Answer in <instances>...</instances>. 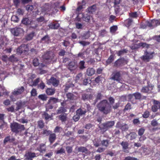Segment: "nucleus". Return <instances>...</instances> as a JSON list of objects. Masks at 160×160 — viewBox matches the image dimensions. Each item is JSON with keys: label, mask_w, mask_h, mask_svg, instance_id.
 Returning a JSON list of instances; mask_svg holds the SVG:
<instances>
[{"label": "nucleus", "mask_w": 160, "mask_h": 160, "mask_svg": "<svg viewBox=\"0 0 160 160\" xmlns=\"http://www.w3.org/2000/svg\"><path fill=\"white\" fill-rule=\"evenodd\" d=\"M98 107L99 110L106 114L109 112L111 108V106L106 100H103L101 102L98 104Z\"/></svg>", "instance_id": "1"}, {"label": "nucleus", "mask_w": 160, "mask_h": 160, "mask_svg": "<svg viewBox=\"0 0 160 160\" xmlns=\"http://www.w3.org/2000/svg\"><path fill=\"white\" fill-rule=\"evenodd\" d=\"M96 6L93 5L88 8V12H86L82 15V19L86 22H89L91 18V17L88 13H93L96 11Z\"/></svg>", "instance_id": "2"}, {"label": "nucleus", "mask_w": 160, "mask_h": 160, "mask_svg": "<svg viewBox=\"0 0 160 160\" xmlns=\"http://www.w3.org/2000/svg\"><path fill=\"white\" fill-rule=\"evenodd\" d=\"M10 127L12 131L16 133L21 132L22 131L25 129V128L23 125L19 124L16 122L11 123Z\"/></svg>", "instance_id": "3"}, {"label": "nucleus", "mask_w": 160, "mask_h": 160, "mask_svg": "<svg viewBox=\"0 0 160 160\" xmlns=\"http://www.w3.org/2000/svg\"><path fill=\"white\" fill-rule=\"evenodd\" d=\"M24 91V88L23 87L16 88L12 92V95L10 96V98L12 101H15L18 99L16 96L21 94Z\"/></svg>", "instance_id": "4"}, {"label": "nucleus", "mask_w": 160, "mask_h": 160, "mask_svg": "<svg viewBox=\"0 0 160 160\" xmlns=\"http://www.w3.org/2000/svg\"><path fill=\"white\" fill-rule=\"evenodd\" d=\"M11 33L15 36H18L23 32V29L21 28H15L11 30Z\"/></svg>", "instance_id": "5"}, {"label": "nucleus", "mask_w": 160, "mask_h": 160, "mask_svg": "<svg viewBox=\"0 0 160 160\" xmlns=\"http://www.w3.org/2000/svg\"><path fill=\"white\" fill-rule=\"evenodd\" d=\"M147 25L150 27H154L160 25V20L155 19L152 20L151 22H148Z\"/></svg>", "instance_id": "6"}, {"label": "nucleus", "mask_w": 160, "mask_h": 160, "mask_svg": "<svg viewBox=\"0 0 160 160\" xmlns=\"http://www.w3.org/2000/svg\"><path fill=\"white\" fill-rule=\"evenodd\" d=\"M154 104L152 107V110L153 112H156L158 109H160V102L158 101L153 100Z\"/></svg>", "instance_id": "7"}, {"label": "nucleus", "mask_w": 160, "mask_h": 160, "mask_svg": "<svg viewBox=\"0 0 160 160\" xmlns=\"http://www.w3.org/2000/svg\"><path fill=\"white\" fill-rule=\"evenodd\" d=\"M114 124V122L113 121L108 122L106 123H103L102 124V126H103V128H102V126H101L100 127V128H103V129L106 130L108 129V128H110L112 127Z\"/></svg>", "instance_id": "8"}, {"label": "nucleus", "mask_w": 160, "mask_h": 160, "mask_svg": "<svg viewBox=\"0 0 160 160\" xmlns=\"http://www.w3.org/2000/svg\"><path fill=\"white\" fill-rule=\"evenodd\" d=\"M54 57V54L51 52H48L43 55V58L46 60H52Z\"/></svg>", "instance_id": "9"}, {"label": "nucleus", "mask_w": 160, "mask_h": 160, "mask_svg": "<svg viewBox=\"0 0 160 160\" xmlns=\"http://www.w3.org/2000/svg\"><path fill=\"white\" fill-rule=\"evenodd\" d=\"M153 53H148L146 52L144 55L142 57V59L145 61L148 62L149 60L152 58Z\"/></svg>", "instance_id": "10"}, {"label": "nucleus", "mask_w": 160, "mask_h": 160, "mask_svg": "<svg viewBox=\"0 0 160 160\" xmlns=\"http://www.w3.org/2000/svg\"><path fill=\"white\" fill-rule=\"evenodd\" d=\"M49 6L48 4L45 5L40 8V10L42 11V13L43 14H50Z\"/></svg>", "instance_id": "11"}, {"label": "nucleus", "mask_w": 160, "mask_h": 160, "mask_svg": "<svg viewBox=\"0 0 160 160\" xmlns=\"http://www.w3.org/2000/svg\"><path fill=\"white\" fill-rule=\"evenodd\" d=\"M48 84H52L54 87H57L59 83V81L53 77H52L48 82Z\"/></svg>", "instance_id": "12"}, {"label": "nucleus", "mask_w": 160, "mask_h": 160, "mask_svg": "<svg viewBox=\"0 0 160 160\" xmlns=\"http://www.w3.org/2000/svg\"><path fill=\"white\" fill-rule=\"evenodd\" d=\"M36 156L35 153L28 152L26 153L25 155L26 158L24 160H32V158H33Z\"/></svg>", "instance_id": "13"}, {"label": "nucleus", "mask_w": 160, "mask_h": 160, "mask_svg": "<svg viewBox=\"0 0 160 160\" xmlns=\"http://www.w3.org/2000/svg\"><path fill=\"white\" fill-rule=\"evenodd\" d=\"M117 127L120 128L122 131L127 130L128 127V125L125 124H122L120 122H118L116 125Z\"/></svg>", "instance_id": "14"}, {"label": "nucleus", "mask_w": 160, "mask_h": 160, "mask_svg": "<svg viewBox=\"0 0 160 160\" xmlns=\"http://www.w3.org/2000/svg\"><path fill=\"white\" fill-rule=\"evenodd\" d=\"M122 145V149L124 152H128V143L127 142H122L121 144Z\"/></svg>", "instance_id": "15"}, {"label": "nucleus", "mask_w": 160, "mask_h": 160, "mask_svg": "<svg viewBox=\"0 0 160 160\" xmlns=\"http://www.w3.org/2000/svg\"><path fill=\"white\" fill-rule=\"evenodd\" d=\"M120 74L119 72H113L112 74L111 78L115 80H116L120 82Z\"/></svg>", "instance_id": "16"}, {"label": "nucleus", "mask_w": 160, "mask_h": 160, "mask_svg": "<svg viewBox=\"0 0 160 160\" xmlns=\"http://www.w3.org/2000/svg\"><path fill=\"white\" fill-rule=\"evenodd\" d=\"M153 87L152 85H149L148 87H143L142 89V92H149L152 90Z\"/></svg>", "instance_id": "17"}, {"label": "nucleus", "mask_w": 160, "mask_h": 160, "mask_svg": "<svg viewBox=\"0 0 160 160\" xmlns=\"http://www.w3.org/2000/svg\"><path fill=\"white\" fill-rule=\"evenodd\" d=\"M22 23L25 25H29L30 24L32 26L33 23H34V22L31 21L30 20H29L28 18H24L22 21Z\"/></svg>", "instance_id": "18"}, {"label": "nucleus", "mask_w": 160, "mask_h": 160, "mask_svg": "<svg viewBox=\"0 0 160 160\" xmlns=\"http://www.w3.org/2000/svg\"><path fill=\"white\" fill-rule=\"evenodd\" d=\"M77 68V64L74 62H72L68 65V68L70 70L75 69Z\"/></svg>", "instance_id": "19"}, {"label": "nucleus", "mask_w": 160, "mask_h": 160, "mask_svg": "<svg viewBox=\"0 0 160 160\" xmlns=\"http://www.w3.org/2000/svg\"><path fill=\"white\" fill-rule=\"evenodd\" d=\"M76 149H77L78 152H82L86 153H88V150L87 149L84 147H77L76 148Z\"/></svg>", "instance_id": "20"}, {"label": "nucleus", "mask_w": 160, "mask_h": 160, "mask_svg": "<svg viewBox=\"0 0 160 160\" xmlns=\"http://www.w3.org/2000/svg\"><path fill=\"white\" fill-rule=\"evenodd\" d=\"M46 93L49 95L53 94L55 92V90L54 88H48L46 90Z\"/></svg>", "instance_id": "21"}, {"label": "nucleus", "mask_w": 160, "mask_h": 160, "mask_svg": "<svg viewBox=\"0 0 160 160\" xmlns=\"http://www.w3.org/2000/svg\"><path fill=\"white\" fill-rule=\"evenodd\" d=\"M95 70L93 68H88L87 71V73L88 76H92L94 74Z\"/></svg>", "instance_id": "22"}, {"label": "nucleus", "mask_w": 160, "mask_h": 160, "mask_svg": "<svg viewBox=\"0 0 160 160\" xmlns=\"http://www.w3.org/2000/svg\"><path fill=\"white\" fill-rule=\"evenodd\" d=\"M33 64L34 66H37L39 65V66H41L42 67H43L45 66V65H44L42 63H41L40 64L39 63L38 59L37 58H35L33 60Z\"/></svg>", "instance_id": "23"}, {"label": "nucleus", "mask_w": 160, "mask_h": 160, "mask_svg": "<svg viewBox=\"0 0 160 160\" xmlns=\"http://www.w3.org/2000/svg\"><path fill=\"white\" fill-rule=\"evenodd\" d=\"M56 138V135L55 134H50L49 138V140L51 143H52L55 141Z\"/></svg>", "instance_id": "24"}, {"label": "nucleus", "mask_w": 160, "mask_h": 160, "mask_svg": "<svg viewBox=\"0 0 160 160\" xmlns=\"http://www.w3.org/2000/svg\"><path fill=\"white\" fill-rule=\"evenodd\" d=\"M24 47H27L25 45H22L18 48L17 52L19 53H21L23 52V51H26L27 50H24L23 49Z\"/></svg>", "instance_id": "25"}, {"label": "nucleus", "mask_w": 160, "mask_h": 160, "mask_svg": "<svg viewBox=\"0 0 160 160\" xmlns=\"http://www.w3.org/2000/svg\"><path fill=\"white\" fill-rule=\"evenodd\" d=\"M59 26V24L58 23H52L49 24V27L51 29H57Z\"/></svg>", "instance_id": "26"}, {"label": "nucleus", "mask_w": 160, "mask_h": 160, "mask_svg": "<svg viewBox=\"0 0 160 160\" xmlns=\"http://www.w3.org/2000/svg\"><path fill=\"white\" fill-rule=\"evenodd\" d=\"M86 111L85 110H82L81 109H79L76 111V113L79 116H82L85 114Z\"/></svg>", "instance_id": "27"}, {"label": "nucleus", "mask_w": 160, "mask_h": 160, "mask_svg": "<svg viewBox=\"0 0 160 160\" xmlns=\"http://www.w3.org/2000/svg\"><path fill=\"white\" fill-rule=\"evenodd\" d=\"M67 96L68 99L70 100H73L76 99V97L73 95L72 93H69L67 94Z\"/></svg>", "instance_id": "28"}, {"label": "nucleus", "mask_w": 160, "mask_h": 160, "mask_svg": "<svg viewBox=\"0 0 160 160\" xmlns=\"http://www.w3.org/2000/svg\"><path fill=\"white\" fill-rule=\"evenodd\" d=\"M50 103L51 104H54L58 102V100L57 98H51L49 100Z\"/></svg>", "instance_id": "29"}, {"label": "nucleus", "mask_w": 160, "mask_h": 160, "mask_svg": "<svg viewBox=\"0 0 160 160\" xmlns=\"http://www.w3.org/2000/svg\"><path fill=\"white\" fill-rule=\"evenodd\" d=\"M43 43H48L49 42V39L48 36H46L42 39Z\"/></svg>", "instance_id": "30"}, {"label": "nucleus", "mask_w": 160, "mask_h": 160, "mask_svg": "<svg viewBox=\"0 0 160 160\" xmlns=\"http://www.w3.org/2000/svg\"><path fill=\"white\" fill-rule=\"evenodd\" d=\"M44 20V18L43 17H40V18H38L37 19V20L36 22H34L35 23H36L35 25L34 26H32L33 28H34L36 27L37 25V22H42Z\"/></svg>", "instance_id": "31"}, {"label": "nucleus", "mask_w": 160, "mask_h": 160, "mask_svg": "<svg viewBox=\"0 0 160 160\" xmlns=\"http://www.w3.org/2000/svg\"><path fill=\"white\" fill-rule=\"evenodd\" d=\"M67 115L66 114H64L59 116V118L62 121H64L66 120Z\"/></svg>", "instance_id": "32"}, {"label": "nucleus", "mask_w": 160, "mask_h": 160, "mask_svg": "<svg viewBox=\"0 0 160 160\" xmlns=\"http://www.w3.org/2000/svg\"><path fill=\"white\" fill-rule=\"evenodd\" d=\"M123 60L122 59H118L117 61L115 63V65L116 66H119L121 65Z\"/></svg>", "instance_id": "33"}, {"label": "nucleus", "mask_w": 160, "mask_h": 160, "mask_svg": "<svg viewBox=\"0 0 160 160\" xmlns=\"http://www.w3.org/2000/svg\"><path fill=\"white\" fill-rule=\"evenodd\" d=\"M34 35V33L32 32L29 34L26 37V39L28 40H30L32 39Z\"/></svg>", "instance_id": "34"}, {"label": "nucleus", "mask_w": 160, "mask_h": 160, "mask_svg": "<svg viewBox=\"0 0 160 160\" xmlns=\"http://www.w3.org/2000/svg\"><path fill=\"white\" fill-rule=\"evenodd\" d=\"M95 99L94 100L95 102L96 103L97 101L101 98L102 95L100 93H98L97 95L95 96Z\"/></svg>", "instance_id": "35"}, {"label": "nucleus", "mask_w": 160, "mask_h": 160, "mask_svg": "<svg viewBox=\"0 0 160 160\" xmlns=\"http://www.w3.org/2000/svg\"><path fill=\"white\" fill-rule=\"evenodd\" d=\"M114 60V57L112 55H111L108 58L106 61L107 64H108Z\"/></svg>", "instance_id": "36"}, {"label": "nucleus", "mask_w": 160, "mask_h": 160, "mask_svg": "<svg viewBox=\"0 0 160 160\" xmlns=\"http://www.w3.org/2000/svg\"><path fill=\"white\" fill-rule=\"evenodd\" d=\"M11 20L15 22H18L19 20V18L18 16L15 15H13L12 16Z\"/></svg>", "instance_id": "37"}, {"label": "nucleus", "mask_w": 160, "mask_h": 160, "mask_svg": "<svg viewBox=\"0 0 160 160\" xmlns=\"http://www.w3.org/2000/svg\"><path fill=\"white\" fill-rule=\"evenodd\" d=\"M132 22V20L131 19H128L125 21V24L128 27L131 25Z\"/></svg>", "instance_id": "38"}, {"label": "nucleus", "mask_w": 160, "mask_h": 160, "mask_svg": "<svg viewBox=\"0 0 160 160\" xmlns=\"http://www.w3.org/2000/svg\"><path fill=\"white\" fill-rule=\"evenodd\" d=\"M38 98L43 101H46L47 100V97L45 94H41L39 95Z\"/></svg>", "instance_id": "39"}, {"label": "nucleus", "mask_w": 160, "mask_h": 160, "mask_svg": "<svg viewBox=\"0 0 160 160\" xmlns=\"http://www.w3.org/2000/svg\"><path fill=\"white\" fill-rule=\"evenodd\" d=\"M66 112V110L63 107H61L58 110L57 114H59Z\"/></svg>", "instance_id": "40"}, {"label": "nucleus", "mask_w": 160, "mask_h": 160, "mask_svg": "<svg viewBox=\"0 0 160 160\" xmlns=\"http://www.w3.org/2000/svg\"><path fill=\"white\" fill-rule=\"evenodd\" d=\"M134 97L135 99H139L141 98V95L139 93H136L134 94Z\"/></svg>", "instance_id": "41"}, {"label": "nucleus", "mask_w": 160, "mask_h": 160, "mask_svg": "<svg viewBox=\"0 0 160 160\" xmlns=\"http://www.w3.org/2000/svg\"><path fill=\"white\" fill-rule=\"evenodd\" d=\"M0 90L2 92L3 94L8 95V92H6V90L5 88V87L3 86H2L0 88Z\"/></svg>", "instance_id": "42"}, {"label": "nucleus", "mask_w": 160, "mask_h": 160, "mask_svg": "<svg viewBox=\"0 0 160 160\" xmlns=\"http://www.w3.org/2000/svg\"><path fill=\"white\" fill-rule=\"evenodd\" d=\"M38 150L41 152L45 151V145L44 144H42L40 145V148Z\"/></svg>", "instance_id": "43"}, {"label": "nucleus", "mask_w": 160, "mask_h": 160, "mask_svg": "<svg viewBox=\"0 0 160 160\" xmlns=\"http://www.w3.org/2000/svg\"><path fill=\"white\" fill-rule=\"evenodd\" d=\"M85 62L83 61H81L80 63H79V67L80 69H83L85 67L84 66Z\"/></svg>", "instance_id": "44"}, {"label": "nucleus", "mask_w": 160, "mask_h": 160, "mask_svg": "<svg viewBox=\"0 0 160 160\" xmlns=\"http://www.w3.org/2000/svg\"><path fill=\"white\" fill-rule=\"evenodd\" d=\"M26 9L28 11H32L33 9L32 5H28L26 6Z\"/></svg>", "instance_id": "45"}, {"label": "nucleus", "mask_w": 160, "mask_h": 160, "mask_svg": "<svg viewBox=\"0 0 160 160\" xmlns=\"http://www.w3.org/2000/svg\"><path fill=\"white\" fill-rule=\"evenodd\" d=\"M39 82V79L38 78L35 80L34 82H32V84H30V85L31 86H36L38 83Z\"/></svg>", "instance_id": "46"}, {"label": "nucleus", "mask_w": 160, "mask_h": 160, "mask_svg": "<svg viewBox=\"0 0 160 160\" xmlns=\"http://www.w3.org/2000/svg\"><path fill=\"white\" fill-rule=\"evenodd\" d=\"M43 117H44L45 118L46 120L52 119L50 115H49L48 114L46 113H44V114L43 115Z\"/></svg>", "instance_id": "47"}, {"label": "nucleus", "mask_w": 160, "mask_h": 160, "mask_svg": "<svg viewBox=\"0 0 160 160\" xmlns=\"http://www.w3.org/2000/svg\"><path fill=\"white\" fill-rule=\"evenodd\" d=\"M117 29V27L116 26H113L110 28V31L112 33H113L115 32Z\"/></svg>", "instance_id": "48"}, {"label": "nucleus", "mask_w": 160, "mask_h": 160, "mask_svg": "<svg viewBox=\"0 0 160 160\" xmlns=\"http://www.w3.org/2000/svg\"><path fill=\"white\" fill-rule=\"evenodd\" d=\"M145 129L143 128H141L139 130L138 134L139 135L142 136L144 133Z\"/></svg>", "instance_id": "49"}, {"label": "nucleus", "mask_w": 160, "mask_h": 160, "mask_svg": "<svg viewBox=\"0 0 160 160\" xmlns=\"http://www.w3.org/2000/svg\"><path fill=\"white\" fill-rule=\"evenodd\" d=\"M31 95L33 96H35L37 95V91L35 89H33L31 92Z\"/></svg>", "instance_id": "50"}, {"label": "nucleus", "mask_w": 160, "mask_h": 160, "mask_svg": "<svg viewBox=\"0 0 160 160\" xmlns=\"http://www.w3.org/2000/svg\"><path fill=\"white\" fill-rule=\"evenodd\" d=\"M76 27L78 29H82V25L80 23L77 22L76 23Z\"/></svg>", "instance_id": "51"}, {"label": "nucleus", "mask_w": 160, "mask_h": 160, "mask_svg": "<svg viewBox=\"0 0 160 160\" xmlns=\"http://www.w3.org/2000/svg\"><path fill=\"white\" fill-rule=\"evenodd\" d=\"M149 115V113L148 111H146L142 115L143 117L144 118H147L148 117Z\"/></svg>", "instance_id": "52"}, {"label": "nucleus", "mask_w": 160, "mask_h": 160, "mask_svg": "<svg viewBox=\"0 0 160 160\" xmlns=\"http://www.w3.org/2000/svg\"><path fill=\"white\" fill-rule=\"evenodd\" d=\"M79 116H80L76 113V114L73 117V118L75 122L78 121L80 118Z\"/></svg>", "instance_id": "53"}, {"label": "nucleus", "mask_w": 160, "mask_h": 160, "mask_svg": "<svg viewBox=\"0 0 160 160\" xmlns=\"http://www.w3.org/2000/svg\"><path fill=\"white\" fill-rule=\"evenodd\" d=\"M51 133V131L50 130H44L42 133L43 134L46 135H48L50 134Z\"/></svg>", "instance_id": "54"}, {"label": "nucleus", "mask_w": 160, "mask_h": 160, "mask_svg": "<svg viewBox=\"0 0 160 160\" xmlns=\"http://www.w3.org/2000/svg\"><path fill=\"white\" fill-rule=\"evenodd\" d=\"M24 12V11L21 9H18L17 11V14L19 15H22Z\"/></svg>", "instance_id": "55"}, {"label": "nucleus", "mask_w": 160, "mask_h": 160, "mask_svg": "<svg viewBox=\"0 0 160 160\" xmlns=\"http://www.w3.org/2000/svg\"><path fill=\"white\" fill-rule=\"evenodd\" d=\"M67 152L68 153H70L72 151V148L71 147H67L66 148Z\"/></svg>", "instance_id": "56"}, {"label": "nucleus", "mask_w": 160, "mask_h": 160, "mask_svg": "<svg viewBox=\"0 0 160 160\" xmlns=\"http://www.w3.org/2000/svg\"><path fill=\"white\" fill-rule=\"evenodd\" d=\"M151 124L152 126H155L158 125V122L156 120H153L152 121Z\"/></svg>", "instance_id": "57"}, {"label": "nucleus", "mask_w": 160, "mask_h": 160, "mask_svg": "<svg viewBox=\"0 0 160 160\" xmlns=\"http://www.w3.org/2000/svg\"><path fill=\"white\" fill-rule=\"evenodd\" d=\"M102 144L106 147H107L108 144V141L107 140H103L102 142Z\"/></svg>", "instance_id": "58"}, {"label": "nucleus", "mask_w": 160, "mask_h": 160, "mask_svg": "<svg viewBox=\"0 0 160 160\" xmlns=\"http://www.w3.org/2000/svg\"><path fill=\"white\" fill-rule=\"evenodd\" d=\"M45 86V85L44 83L42 82L39 85L38 87L41 89H43L44 88Z\"/></svg>", "instance_id": "59"}, {"label": "nucleus", "mask_w": 160, "mask_h": 160, "mask_svg": "<svg viewBox=\"0 0 160 160\" xmlns=\"http://www.w3.org/2000/svg\"><path fill=\"white\" fill-rule=\"evenodd\" d=\"M130 135L132 139H135L137 136V135L136 133L134 132L131 133Z\"/></svg>", "instance_id": "60"}, {"label": "nucleus", "mask_w": 160, "mask_h": 160, "mask_svg": "<svg viewBox=\"0 0 160 160\" xmlns=\"http://www.w3.org/2000/svg\"><path fill=\"white\" fill-rule=\"evenodd\" d=\"M131 108L130 104L128 103L125 106L124 109L125 110H128L131 109Z\"/></svg>", "instance_id": "61"}, {"label": "nucleus", "mask_w": 160, "mask_h": 160, "mask_svg": "<svg viewBox=\"0 0 160 160\" xmlns=\"http://www.w3.org/2000/svg\"><path fill=\"white\" fill-rule=\"evenodd\" d=\"M38 126L40 128H42L44 126V123L42 121H39L38 122Z\"/></svg>", "instance_id": "62"}, {"label": "nucleus", "mask_w": 160, "mask_h": 160, "mask_svg": "<svg viewBox=\"0 0 160 160\" xmlns=\"http://www.w3.org/2000/svg\"><path fill=\"white\" fill-rule=\"evenodd\" d=\"M125 52H126L125 50H121L118 51L117 53V54L118 56H120Z\"/></svg>", "instance_id": "63"}, {"label": "nucleus", "mask_w": 160, "mask_h": 160, "mask_svg": "<svg viewBox=\"0 0 160 160\" xmlns=\"http://www.w3.org/2000/svg\"><path fill=\"white\" fill-rule=\"evenodd\" d=\"M102 78L101 77H100L98 76L95 78V81L97 83H98L101 80Z\"/></svg>", "instance_id": "64"}]
</instances>
